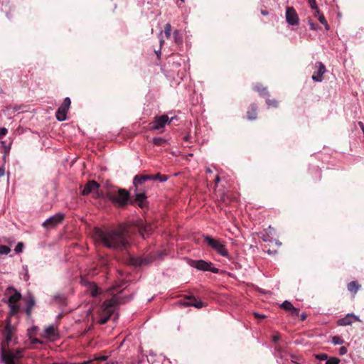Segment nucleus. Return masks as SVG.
Returning a JSON list of instances; mask_svg holds the SVG:
<instances>
[{"mask_svg": "<svg viewBox=\"0 0 364 364\" xmlns=\"http://www.w3.org/2000/svg\"><path fill=\"white\" fill-rule=\"evenodd\" d=\"M107 196L109 200L119 206L126 205L129 198V193L125 189L109 192Z\"/></svg>", "mask_w": 364, "mask_h": 364, "instance_id": "nucleus-3", "label": "nucleus"}, {"mask_svg": "<svg viewBox=\"0 0 364 364\" xmlns=\"http://www.w3.org/2000/svg\"><path fill=\"white\" fill-rule=\"evenodd\" d=\"M121 303L120 298L117 296H114L110 299L105 300L102 306L103 313L112 314L114 307Z\"/></svg>", "mask_w": 364, "mask_h": 364, "instance_id": "nucleus-9", "label": "nucleus"}, {"mask_svg": "<svg viewBox=\"0 0 364 364\" xmlns=\"http://www.w3.org/2000/svg\"><path fill=\"white\" fill-rule=\"evenodd\" d=\"M340 362V359L338 358H330L327 359L326 364H338Z\"/></svg>", "mask_w": 364, "mask_h": 364, "instance_id": "nucleus-38", "label": "nucleus"}, {"mask_svg": "<svg viewBox=\"0 0 364 364\" xmlns=\"http://www.w3.org/2000/svg\"><path fill=\"white\" fill-rule=\"evenodd\" d=\"M258 107L255 103L251 104L247 110V118L249 120H255L257 118Z\"/></svg>", "mask_w": 364, "mask_h": 364, "instance_id": "nucleus-16", "label": "nucleus"}, {"mask_svg": "<svg viewBox=\"0 0 364 364\" xmlns=\"http://www.w3.org/2000/svg\"><path fill=\"white\" fill-rule=\"evenodd\" d=\"M332 343L334 345H341L344 343V341L341 337L335 336L332 338Z\"/></svg>", "mask_w": 364, "mask_h": 364, "instance_id": "nucleus-35", "label": "nucleus"}, {"mask_svg": "<svg viewBox=\"0 0 364 364\" xmlns=\"http://www.w3.org/2000/svg\"><path fill=\"white\" fill-rule=\"evenodd\" d=\"M171 26L170 23H166L164 26V34L166 38H169L171 37Z\"/></svg>", "mask_w": 364, "mask_h": 364, "instance_id": "nucleus-34", "label": "nucleus"}, {"mask_svg": "<svg viewBox=\"0 0 364 364\" xmlns=\"http://www.w3.org/2000/svg\"><path fill=\"white\" fill-rule=\"evenodd\" d=\"M155 52H156V55H157L158 56H159V54H160V53H161L160 50H159V51H155Z\"/></svg>", "mask_w": 364, "mask_h": 364, "instance_id": "nucleus-58", "label": "nucleus"}, {"mask_svg": "<svg viewBox=\"0 0 364 364\" xmlns=\"http://www.w3.org/2000/svg\"><path fill=\"white\" fill-rule=\"evenodd\" d=\"M280 339V336L279 334L274 335L272 337V341L274 342H277Z\"/></svg>", "mask_w": 364, "mask_h": 364, "instance_id": "nucleus-47", "label": "nucleus"}, {"mask_svg": "<svg viewBox=\"0 0 364 364\" xmlns=\"http://www.w3.org/2000/svg\"><path fill=\"white\" fill-rule=\"evenodd\" d=\"M148 180H151L149 174H139L134 176L133 183L137 189L139 185L143 184Z\"/></svg>", "mask_w": 364, "mask_h": 364, "instance_id": "nucleus-18", "label": "nucleus"}, {"mask_svg": "<svg viewBox=\"0 0 364 364\" xmlns=\"http://www.w3.org/2000/svg\"><path fill=\"white\" fill-rule=\"evenodd\" d=\"M11 292H14V294L9 296L8 304L10 309L9 315L13 316L17 314L20 311V306L18 302L21 299L22 296L14 287H9L6 290V294Z\"/></svg>", "mask_w": 364, "mask_h": 364, "instance_id": "nucleus-2", "label": "nucleus"}, {"mask_svg": "<svg viewBox=\"0 0 364 364\" xmlns=\"http://www.w3.org/2000/svg\"><path fill=\"white\" fill-rule=\"evenodd\" d=\"M64 220V215L62 213H57L49 218H48L43 223V226L48 229L55 228L58 225L60 224Z\"/></svg>", "mask_w": 364, "mask_h": 364, "instance_id": "nucleus-11", "label": "nucleus"}, {"mask_svg": "<svg viewBox=\"0 0 364 364\" xmlns=\"http://www.w3.org/2000/svg\"><path fill=\"white\" fill-rule=\"evenodd\" d=\"M8 131L5 127L0 128V139L3 138L6 134Z\"/></svg>", "mask_w": 364, "mask_h": 364, "instance_id": "nucleus-43", "label": "nucleus"}, {"mask_svg": "<svg viewBox=\"0 0 364 364\" xmlns=\"http://www.w3.org/2000/svg\"><path fill=\"white\" fill-rule=\"evenodd\" d=\"M186 306H194L197 309H201L206 306V304L202 301H198L194 296H188L187 301L185 303Z\"/></svg>", "mask_w": 364, "mask_h": 364, "instance_id": "nucleus-17", "label": "nucleus"}, {"mask_svg": "<svg viewBox=\"0 0 364 364\" xmlns=\"http://www.w3.org/2000/svg\"><path fill=\"white\" fill-rule=\"evenodd\" d=\"M53 364H58V363H53Z\"/></svg>", "mask_w": 364, "mask_h": 364, "instance_id": "nucleus-60", "label": "nucleus"}, {"mask_svg": "<svg viewBox=\"0 0 364 364\" xmlns=\"http://www.w3.org/2000/svg\"><path fill=\"white\" fill-rule=\"evenodd\" d=\"M203 238L205 243L219 255L223 257H227L228 255V252L225 245L223 244L220 240L214 239L210 235H204Z\"/></svg>", "mask_w": 364, "mask_h": 364, "instance_id": "nucleus-4", "label": "nucleus"}, {"mask_svg": "<svg viewBox=\"0 0 364 364\" xmlns=\"http://www.w3.org/2000/svg\"><path fill=\"white\" fill-rule=\"evenodd\" d=\"M253 90L257 92L262 97H269V92L267 90V87H264L261 83H256L255 85H254Z\"/></svg>", "mask_w": 364, "mask_h": 364, "instance_id": "nucleus-20", "label": "nucleus"}, {"mask_svg": "<svg viewBox=\"0 0 364 364\" xmlns=\"http://www.w3.org/2000/svg\"><path fill=\"white\" fill-rule=\"evenodd\" d=\"M105 316H101L100 319H99V323L100 324H105L108 320L109 319L110 316L112 314H104Z\"/></svg>", "mask_w": 364, "mask_h": 364, "instance_id": "nucleus-33", "label": "nucleus"}, {"mask_svg": "<svg viewBox=\"0 0 364 364\" xmlns=\"http://www.w3.org/2000/svg\"><path fill=\"white\" fill-rule=\"evenodd\" d=\"M254 316L256 318L261 319L264 318L266 316L263 314H259V313H254Z\"/></svg>", "mask_w": 364, "mask_h": 364, "instance_id": "nucleus-46", "label": "nucleus"}, {"mask_svg": "<svg viewBox=\"0 0 364 364\" xmlns=\"http://www.w3.org/2000/svg\"><path fill=\"white\" fill-rule=\"evenodd\" d=\"M174 41L176 44L180 45L183 43V38L180 36L179 31L175 30L173 32Z\"/></svg>", "mask_w": 364, "mask_h": 364, "instance_id": "nucleus-29", "label": "nucleus"}, {"mask_svg": "<svg viewBox=\"0 0 364 364\" xmlns=\"http://www.w3.org/2000/svg\"><path fill=\"white\" fill-rule=\"evenodd\" d=\"M89 291L92 297H97L98 295L101 294V291L97 286L95 283H90L89 284Z\"/></svg>", "mask_w": 364, "mask_h": 364, "instance_id": "nucleus-25", "label": "nucleus"}, {"mask_svg": "<svg viewBox=\"0 0 364 364\" xmlns=\"http://www.w3.org/2000/svg\"><path fill=\"white\" fill-rule=\"evenodd\" d=\"M358 124L362 130H364V124L362 122H359Z\"/></svg>", "mask_w": 364, "mask_h": 364, "instance_id": "nucleus-53", "label": "nucleus"}, {"mask_svg": "<svg viewBox=\"0 0 364 364\" xmlns=\"http://www.w3.org/2000/svg\"><path fill=\"white\" fill-rule=\"evenodd\" d=\"M316 67L317 68V70L314 71L312 75V79L316 82H321L323 80V75L326 72V67L321 62H317L316 63Z\"/></svg>", "mask_w": 364, "mask_h": 364, "instance_id": "nucleus-14", "label": "nucleus"}, {"mask_svg": "<svg viewBox=\"0 0 364 364\" xmlns=\"http://www.w3.org/2000/svg\"><path fill=\"white\" fill-rule=\"evenodd\" d=\"M107 359V356H100L96 358V360H106Z\"/></svg>", "mask_w": 364, "mask_h": 364, "instance_id": "nucleus-48", "label": "nucleus"}, {"mask_svg": "<svg viewBox=\"0 0 364 364\" xmlns=\"http://www.w3.org/2000/svg\"><path fill=\"white\" fill-rule=\"evenodd\" d=\"M23 242H18L15 247V250H14L15 252L17 253L21 252L23 250Z\"/></svg>", "mask_w": 364, "mask_h": 364, "instance_id": "nucleus-41", "label": "nucleus"}, {"mask_svg": "<svg viewBox=\"0 0 364 364\" xmlns=\"http://www.w3.org/2000/svg\"><path fill=\"white\" fill-rule=\"evenodd\" d=\"M356 321H360L356 316L348 314L344 318L338 320L337 323L339 326H348Z\"/></svg>", "mask_w": 364, "mask_h": 364, "instance_id": "nucleus-15", "label": "nucleus"}, {"mask_svg": "<svg viewBox=\"0 0 364 364\" xmlns=\"http://www.w3.org/2000/svg\"><path fill=\"white\" fill-rule=\"evenodd\" d=\"M361 286L357 281H352L347 285L348 290L353 294L354 296L358 291L360 289Z\"/></svg>", "mask_w": 364, "mask_h": 364, "instance_id": "nucleus-23", "label": "nucleus"}, {"mask_svg": "<svg viewBox=\"0 0 364 364\" xmlns=\"http://www.w3.org/2000/svg\"><path fill=\"white\" fill-rule=\"evenodd\" d=\"M318 20L319 21V22L321 23H322L323 25H324L325 28L326 30H328L329 29V26L327 23V21L325 18V16H323V14H320L318 17Z\"/></svg>", "mask_w": 364, "mask_h": 364, "instance_id": "nucleus-32", "label": "nucleus"}, {"mask_svg": "<svg viewBox=\"0 0 364 364\" xmlns=\"http://www.w3.org/2000/svg\"><path fill=\"white\" fill-rule=\"evenodd\" d=\"M4 169L3 168L0 167V177L4 176Z\"/></svg>", "mask_w": 364, "mask_h": 364, "instance_id": "nucleus-54", "label": "nucleus"}, {"mask_svg": "<svg viewBox=\"0 0 364 364\" xmlns=\"http://www.w3.org/2000/svg\"><path fill=\"white\" fill-rule=\"evenodd\" d=\"M316 359L319 360H327L328 355L326 353H321L316 355Z\"/></svg>", "mask_w": 364, "mask_h": 364, "instance_id": "nucleus-39", "label": "nucleus"}, {"mask_svg": "<svg viewBox=\"0 0 364 364\" xmlns=\"http://www.w3.org/2000/svg\"><path fill=\"white\" fill-rule=\"evenodd\" d=\"M154 226L149 223H144L143 222L140 223L138 225V231L139 234L145 238L146 237H148L150 235L154 230Z\"/></svg>", "mask_w": 364, "mask_h": 364, "instance_id": "nucleus-13", "label": "nucleus"}, {"mask_svg": "<svg viewBox=\"0 0 364 364\" xmlns=\"http://www.w3.org/2000/svg\"><path fill=\"white\" fill-rule=\"evenodd\" d=\"M281 308L284 309L285 311H291L294 306L291 304V302L288 301H284L282 304H281Z\"/></svg>", "mask_w": 364, "mask_h": 364, "instance_id": "nucleus-30", "label": "nucleus"}, {"mask_svg": "<svg viewBox=\"0 0 364 364\" xmlns=\"http://www.w3.org/2000/svg\"><path fill=\"white\" fill-rule=\"evenodd\" d=\"M220 176H216L215 178V184H218L220 182Z\"/></svg>", "mask_w": 364, "mask_h": 364, "instance_id": "nucleus-50", "label": "nucleus"}, {"mask_svg": "<svg viewBox=\"0 0 364 364\" xmlns=\"http://www.w3.org/2000/svg\"><path fill=\"white\" fill-rule=\"evenodd\" d=\"M70 99L69 97H65L62 105L56 112V118L58 120L64 121L66 119L67 112L70 106Z\"/></svg>", "mask_w": 364, "mask_h": 364, "instance_id": "nucleus-10", "label": "nucleus"}, {"mask_svg": "<svg viewBox=\"0 0 364 364\" xmlns=\"http://www.w3.org/2000/svg\"><path fill=\"white\" fill-rule=\"evenodd\" d=\"M14 331V328L12 326L10 321H8V323H6V325L4 329V334L5 336V339L8 343L11 341Z\"/></svg>", "mask_w": 364, "mask_h": 364, "instance_id": "nucleus-21", "label": "nucleus"}, {"mask_svg": "<svg viewBox=\"0 0 364 364\" xmlns=\"http://www.w3.org/2000/svg\"><path fill=\"white\" fill-rule=\"evenodd\" d=\"M146 196L144 193H139L136 194L134 202L141 208H144V203L146 201Z\"/></svg>", "mask_w": 364, "mask_h": 364, "instance_id": "nucleus-24", "label": "nucleus"}, {"mask_svg": "<svg viewBox=\"0 0 364 364\" xmlns=\"http://www.w3.org/2000/svg\"><path fill=\"white\" fill-rule=\"evenodd\" d=\"M261 14L264 16H267L269 14V12L267 10H262Z\"/></svg>", "mask_w": 364, "mask_h": 364, "instance_id": "nucleus-51", "label": "nucleus"}, {"mask_svg": "<svg viewBox=\"0 0 364 364\" xmlns=\"http://www.w3.org/2000/svg\"><path fill=\"white\" fill-rule=\"evenodd\" d=\"M151 180L152 181H159L161 182L166 181L168 179L167 176L162 175L160 173H158L156 175H150Z\"/></svg>", "mask_w": 364, "mask_h": 364, "instance_id": "nucleus-26", "label": "nucleus"}, {"mask_svg": "<svg viewBox=\"0 0 364 364\" xmlns=\"http://www.w3.org/2000/svg\"><path fill=\"white\" fill-rule=\"evenodd\" d=\"M266 247H267V246L265 245V246H264V248H266ZM264 251H265L267 254H269V255H275V254H277V251L276 250H270L269 248V249H264Z\"/></svg>", "mask_w": 364, "mask_h": 364, "instance_id": "nucleus-44", "label": "nucleus"}, {"mask_svg": "<svg viewBox=\"0 0 364 364\" xmlns=\"http://www.w3.org/2000/svg\"><path fill=\"white\" fill-rule=\"evenodd\" d=\"M182 2H184V0H181Z\"/></svg>", "mask_w": 364, "mask_h": 364, "instance_id": "nucleus-59", "label": "nucleus"}, {"mask_svg": "<svg viewBox=\"0 0 364 364\" xmlns=\"http://www.w3.org/2000/svg\"><path fill=\"white\" fill-rule=\"evenodd\" d=\"M266 103L268 108H277L279 105L278 100L275 99H269V97L266 99Z\"/></svg>", "mask_w": 364, "mask_h": 364, "instance_id": "nucleus-27", "label": "nucleus"}, {"mask_svg": "<svg viewBox=\"0 0 364 364\" xmlns=\"http://www.w3.org/2000/svg\"><path fill=\"white\" fill-rule=\"evenodd\" d=\"M152 142L155 146H164L166 144V140L161 137H155L153 139Z\"/></svg>", "mask_w": 364, "mask_h": 364, "instance_id": "nucleus-28", "label": "nucleus"}, {"mask_svg": "<svg viewBox=\"0 0 364 364\" xmlns=\"http://www.w3.org/2000/svg\"><path fill=\"white\" fill-rule=\"evenodd\" d=\"M188 264L190 266L195 267L198 270L210 271L215 274H218L219 272V269L218 268L212 267L213 264L210 262H206L203 259H190Z\"/></svg>", "mask_w": 364, "mask_h": 364, "instance_id": "nucleus-6", "label": "nucleus"}, {"mask_svg": "<svg viewBox=\"0 0 364 364\" xmlns=\"http://www.w3.org/2000/svg\"><path fill=\"white\" fill-rule=\"evenodd\" d=\"M309 6L310 7L313 9V10H316V14H319V9L316 5V0H309Z\"/></svg>", "mask_w": 364, "mask_h": 364, "instance_id": "nucleus-36", "label": "nucleus"}, {"mask_svg": "<svg viewBox=\"0 0 364 364\" xmlns=\"http://www.w3.org/2000/svg\"><path fill=\"white\" fill-rule=\"evenodd\" d=\"M164 43V41L163 39H161L160 40V46L161 47Z\"/></svg>", "mask_w": 364, "mask_h": 364, "instance_id": "nucleus-56", "label": "nucleus"}, {"mask_svg": "<svg viewBox=\"0 0 364 364\" xmlns=\"http://www.w3.org/2000/svg\"><path fill=\"white\" fill-rule=\"evenodd\" d=\"M309 25L310 26L311 30L316 31L318 28V26L316 23H314L311 19L309 20Z\"/></svg>", "mask_w": 364, "mask_h": 364, "instance_id": "nucleus-42", "label": "nucleus"}, {"mask_svg": "<svg viewBox=\"0 0 364 364\" xmlns=\"http://www.w3.org/2000/svg\"><path fill=\"white\" fill-rule=\"evenodd\" d=\"M307 315L306 314H302L300 315V318L301 321H305L306 319Z\"/></svg>", "mask_w": 364, "mask_h": 364, "instance_id": "nucleus-49", "label": "nucleus"}, {"mask_svg": "<svg viewBox=\"0 0 364 364\" xmlns=\"http://www.w3.org/2000/svg\"><path fill=\"white\" fill-rule=\"evenodd\" d=\"M320 14H322L320 11H319V14H316V10H314V16L315 17L318 18Z\"/></svg>", "mask_w": 364, "mask_h": 364, "instance_id": "nucleus-55", "label": "nucleus"}, {"mask_svg": "<svg viewBox=\"0 0 364 364\" xmlns=\"http://www.w3.org/2000/svg\"><path fill=\"white\" fill-rule=\"evenodd\" d=\"M347 353V348L345 346H342L339 348V354L343 355Z\"/></svg>", "mask_w": 364, "mask_h": 364, "instance_id": "nucleus-45", "label": "nucleus"}, {"mask_svg": "<svg viewBox=\"0 0 364 364\" xmlns=\"http://www.w3.org/2000/svg\"><path fill=\"white\" fill-rule=\"evenodd\" d=\"M11 251L10 248L6 245H0V254L7 255Z\"/></svg>", "mask_w": 364, "mask_h": 364, "instance_id": "nucleus-37", "label": "nucleus"}, {"mask_svg": "<svg viewBox=\"0 0 364 364\" xmlns=\"http://www.w3.org/2000/svg\"><path fill=\"white\" fill-rule=\"evenodd\" d=\"M101 263L103 265H107V260L102 258Z\"/></svg>", "mask_w": 364, "mask_h": 364, "instance_id": "nucleus-52", "label": "nucleus"}, {"mask_svg": "<svg viewBox=\"0 0 364 364\" xmlns=\"http://www.w3.org/2000/svg\"><path fill=\"white\" fill-rule=\"evenodd\" d=\"M100 187V185L97 181L94 180L89 181L85 185L83 189L81 191V194L82 196H87L92 193L95 198H101L103 196V193L99 191Z\"/></svg>", "mask_w": 364, "mask_h": 364, "instance_id": "nucleus-5", "label": "nucleus"}, {"mask_svg": "<svg viewBox=\"0 0 364 364\" xmlns=\"http://www.w3.org/2000/svg\"><path fill=\"white\" fill-rule=\"evenodd\" d=\"M286 20L287 22L291 26L299 23V16L296 10L293 7H287L286 9Z\"/></svg>", "mask_w": 364, "mask_h": 364, "instance_id": "nucleus-12", "label": "nucleus"}, {"mask_svg": "<svg viewBox=\"0 0 364 364\" xmlns=\"http://www.w3.org/2000/svg\"><path fill=\"white\" fill-rule=\"evenodd\" d=\"M93 237L96 242L109 249L123 250L129 245V226L121 224L117 228L103 230L94 229Z\"/></svg>", "mask_w": 364, "mask_h": 364, "instance_id": "nucleus-1", "label": "nucleus"}, {"mask_svg": "<svg viewBox=\"0 0 364 364\" xmlns=\"http://www.w3.org/2000/svg\"><path fill=\"white\" fill-rule=\"evenodd\" d=\"M36 304V301L34 299V297L33 296H29L26 299V315L30 317L31 315L32 309L33 306Z\"/></svg>", "mask_w": 364, "mask_h": 364, "instance_id": "nucleus-22", "label": "nucleus"}, {"mask_svg": "<svg viewBox=\"0 0 364 364\" xmlns=\"http://www.w3.org/2000/svg\"><path fill=\"white\" fill-rule=\"evenodd\" d=\"M173 118L169 119L168 117L166 114L159 117H155L154 121L149 124L150 129L159 130L162 129L167 123L169 124L173 120Z\"/></svg>", "mask_w": 364, "mask_h": 364, "instance_id": "nucleus-8", "label": "nucleus"}, {"mask_svg": "<svg viewBox=\"0 0 364 364\" xmlns=\"http://www.w3.org/2000/svg\"><path fill=\"white\" fill-rule=\"evenodd\" d=\"M206 172L208 173H211L212 171L208 168L206 169Z\"/></svg>", "mask_w": 364, "mask_h": 364, "instance_id": "nucleus-57", "label": "nucleus"}, {"mask_svg": "<svg viewBox=\"0 0 364 364\" xmlns=\"http://www.w3.org/2000/svg\"><path fill=\"white\" fill-rule=\"evenodd\" d=\"M22 350H9L2 352V360L5 364H16V362L22 356Z\"/></svg>", "mask_w": 364, "mask_h": 364, "instance_id": "nucleus-7", "label": "nucleus"}, {"mask_svg": "<svg viewBox=\"0 0 364 364\" xmlns=\"http://www.w3.org/2000/svg\"><path fill=\"white\" fill-rule=\"evenodd\" d=\"M289 312L291 313V315L293 316H299V309H296L295 307H293V309L291 311H289Z\"/></svg>", "mask_w": 364, "mask_h": 364, "instance_id": "nucleus-40", "label": "nucleus"}, {"mask_svg": "<svg viewBox=\"0 0 364 364\" xmlns=\"http://www.w3.org/2000/svg\"><path fill=\"white\" fill-rule=\"evenodd\" d=\"M45 332L48 337H52L55 335V329L53 326L46 328Z\"/></svg>", "mask_w": 364, "mask_h": 364, "instance_id": "nucleus-31", "label": "nucleus"}, {"mask_svg": "<svg viewBox=\"0 0 364 364\" xmlns=\"http://www.w3.org/2000/svg\"><path fill=\"white\" fill-rule=\"evenodd\" d=\"M128 264L134 267H140L147 264L146 259L130 256L128 259Z\"/></svg>", "mask_w": 364, "mask_h": 364, "instance_id": "nucleus-19", "label": "nucleus"}]
</instances>
